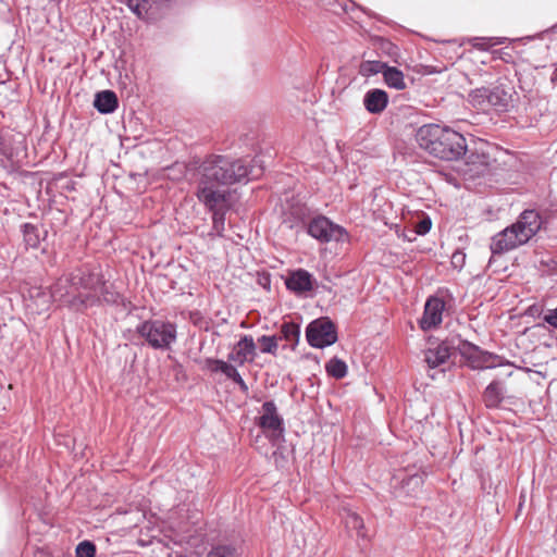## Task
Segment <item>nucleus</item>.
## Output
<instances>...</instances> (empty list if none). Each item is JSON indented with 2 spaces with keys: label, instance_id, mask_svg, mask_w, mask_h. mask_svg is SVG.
<instances>
[{
  "label": "nucleus",
  "instance_id": "17",
  "mask_svg": "<svg viewBox=\"0 0 557 557\" xmlns=\"http://www.w3.org/2000/svg\"><path fill=\"white\" fill-rule=\"evenodd\" d=\"M445 135V128L437 124H426L421 126L416 133V140L419 146L430 152L431 146L437 138Z\"/></svg>",
  "mask_w": 557,
  "mask_h": 557
},
{
  "label": "nucleus",
  "instance_id": "8",
  "mask_svg": "<svg viewBox=\"0 0 557 557\" xmlns=\"http://www.w3.org/2000/svg\"><path fill=\"white\" fill-rule=\"evenodd\" d=\"M307 233L321 243L342 242L347 235L342 226L334 224L323 215L313 218L308 223Z\"/></svg>",
  "mask_w": 557,
  "mask_h": 557
},
{
  "label": "nucleus",
  "instance_id": "4",
  "mask_svg": "<svg viewBox=\"0 0 557 557\" xmlns=\"http://www.w3.org/2000/svg\"><path fill=\"white\" fill-rule=\"evenodd\" d=\"M516 95L513 86L499 83L492 88L481 87L471 90L468 101L479 110L493 109L498 113H504L513 109Z\"/></svg>",
  "mask_w": 557,
  "mask_h": 557
},
{
  "label": "nucleus",
  "instance_id": "33",
  "mask_svg": "<svg viewBox=\"0 0 557 557\" xmlns=\"http://www.w3.org/2000/svg\"><path fill=\"white\" fill-rule=\"evenodd\" d=\"M96 545L91 541H83L76 547V557H95Z\"/></svg>",
  "mask_w": 557,
  "mask_h": 557
},
{
  "label": "nucleus",
  "instance_id": "19",
  "mask_svg": "<svg viewBox=\"0 0 557 557\" xmlns=\"http://www.w3.org/2000/svg\"><path fill=\"white\" fill-rule=\"evenodd\" d=\"M94 107L101 114L113 113L119 107V100L114 91L102 90L95 95Z\"/></svg>",
  "mask_w": 557,
  "mask_h": 557
},
{
  "label": "nucleus",
  "instance_id": "38",
  "mask_svg": "<svg viewBox=\"0 0 557 557\" xmlns=\"http://www.w3.org/2000/svg\"><path fill=\"white\" fill-rule=\"evenodd\" d=\"M120 3L126 5L137 17L140 18L139 2L138 0H120Z\"/></svg>",
  "mask_w": 557,
  "mask_h": 557
},
{
  "label": "nucleus",
  "instance_id": "37",
  "mask_svg": "<svg viewBox=\"0 0 557 557\" xmlns=\"http://www.w3.org/2000/svg\"><path fill=\"white\" fill-rule=\"evenodd\" d=\"M159 0H138L139 2V11L140 18H143L149 11L152 10L153 5L158 3Z\"/></svg>",
  "mask_w": 557,
  "mask_h": 557
},
{
  "label": "nucleus",
  "instance_id": "1",
  "mask_svg": "<svg viewBox=\"0 0 557 557\" xmlns=\"http://www.w3.org/2000/svg\"><path fill=\"white\" fill-rule=\"evenodd\" d=\"M184 169L185 178L196 184V196L205 207L228 201L231 193L220 186L233 185L253 177V170L244 159L212 154L205 160L176 164Z\"/></svg>",
  "mask_w": 557,
  "mask_h": 557
},
{
  "label": "nucleus",
  "instance_id": "45",
  "mask_svg": "<svg viewBox=\"0 0 557 557\" xmlns=\"http://www.w3.org/2000/svg\"><path fill=\"white\" fill-rule=\"evenodd\" d=\"M555 27H557V25Z\"/></svg>",
  "mask_w": 557,
  "mask_h": 557
},
{
  "label": "nucleus",
  "instance_id": "11",
  "mask_svg": "<svg viewBox=\"0 0 557 557\" xmlns=\"http://www.w3.org/2000/svg\"><path fill=\"white\" fill-rule=\"evenodd\" d=\"M457 354L460 356L459 362L472 369L491 368L500 364V362L495 361L487 364L479 347L465 341H460L458 347H455V359L457 358Z\"/></svg>",
  "mask_w": 557,
  "mask_h": 557
},
{
  "label": "nucleus",
  "instance_id": "15",
  "mask_svg": "<svg viewBox=\"0 0 557 557\" xmlns=\"http://www.w3.org/2000/svg\"><path fill=\"white\" fill-rule=\"evenodd\" d=\"M313 276L304 269L290 272L285 281L286 287L296 294L310 292L313 288Z\"/></svg>",
  "mask_w": 557,
  "mask_h": 557
},
{
  "label": "nucleus",
  "instance_id": "35",
  "mask_svg": "<svg viewBox=\"0 0 557 557\" xmlns=\"http://www.w3.org/2000/svg\"><path fill=\"white\" fill-rule=\"evenodd\" d=\"M432 226L431 219L429 216H424L414 225V230L411 231L414 235H425L430 232Z\"/></svg>",
  "mask_w": 557,
  "mask_h": 557
},
{
  "label": "nucleus",
  "instance_id": "5",
  "mask_svg": "<svg viewBox=\"0 0 557 557\" xmlns=\"http://www.w3.org/2000/svg\"><path fill=\"white\" fill-rule=\"evenodd\" d=\"M137 333L154 349H168L176 339V325L162 320L144 321Z\"/></svg>",
  "mask_w": 557,
  "mask_h": 557
},
{
  "label": "nucleus",
  "instance_id": "9",
  "mask_svg": "<svg viewBox=\"0 0 557 557\" xmlns=\"http://www.w3.org/2000/svg\"><path fill=\"white\" fill-rule=\"evenodd\" d=\"M83 294L84 293L82 292H78V294H76L74 286H72L70 273L58 278L57 282L52 284L50 287V297L53 301H58L69 307L70 309L79 312L85 311V309H78L74 307L72 302L75 298L82 296Z\"/></svg>",
  "mask_w": 557,
  "mask_h": 557
},
{
  "label": "nucleus",
  "instance_id": "30",
  "mask_svg": "<svg viewBox=\"0 0 557 557\" xmlns=\"http://www.w3.org/2000/svg\"><path fill=\"white\" fill-rule=\"evenodd\" d=\"M386 63L382 61H362L359 65V74L363 77H369L377 73H382L386 67Z\"/></svg>",
  "mask_w": 557,
  "mask_h": 557
},
{
  "label": "nucleus",
  "instance_id": "40",
  "mask_svg": "<svg viewBox=\"0 0 557 557\" xmlns=\"http://www.w3.org/2000/svg\"><path fill=\"white\" fill-rule=\"evenodd\" d=\"M465 62H466V58L465 55H460L456 61H455V64L457 63L458 64V71L460 72V74L462 75V77L468 81L470 84H472V82L470 81L469 78V74L468 73H465L463 72V69H465Z\"/></svg>",
  "mask_w": 557,
  "mask_h": 557
},
{
  "label": "nucleus",
  "instance_id": "2",
  "mask_svg": "<svg viewBox=\"0 0 557 557\" xmlns=\"http://www.w3.org/2000/svg\"><path fill=\"white\" fill-rule=\"evenodd\" d=\"M541 225V216L535 210H524L513 224L492 237V253L502 255L527 244L540 231Z\"/></svg>",
  "mask_w": 557,
  "mask_h": 557
},
{
  "label": "nucleus",
  "instance_id": "3",
  "mask_svg": "<svg viewBox=\"0 0 557 557\" xmlns=\"http://www.w3.org/2000/svg\"><path fill=\"white\" fill-rule=\"evenodd\" d=\"M486 165L487 156L479 151L474 138L455 131V173L467 182L483 175Z\"/></svg>",
  "mask_w": 557,
  "mask_h": 557
},
{
  "label": "nucleus",
  "instance_id": "44",
  "mask_svg": "<svg viewBox=\"0 0 557 557\" xmlns=\"http://www.w3.org/2000/svg\"><path fill=\"white\" fill-rule=\"evenodd\" d=\"M454 186L457 187L458 184H457V178L455 177V183H454Z\"/></svg>",
  "mask_w": 557,
  "mask_h": 557
},
{
  "label": "nucleus",
  "instance_id": "14",
  "mask_svg": "<svg viewBox=\"0 0 557 557\" xmlns=\"http://www.w3.org/2000/svg\"><path fill=\"white\" fill-rule=\"evenodd\" d=\"M256 357V344L251 335H243L240 339L234 345L232 351L228 354L227 359L238 366L245 362L253 361Z\"/></svg>",
  "mask_w": 557,
  "mask_h": 557
},
{
  "label": "nucleus",
  "instance_id": "10",
  "mask_svg": "<svg viewBox=\"0 0 557 557\" xmlns=\"http://www.w3.org/2000/svg\"><path fill=\"white\" fill-rule=\"evenodd\" d=\"M70 276L72 286H74L76 294H78V292H97L103 275L100 272L83 267L71 272Z\"/></svg>",
  "mask_w": 557,
  "mask_h": 557
},
{
  "label": "nucleus",
  "instance_id": "27",
  "mask_svg": "<svg viewBox=\"0 0 557 557\" xmlns=\"http://www.w3.org/2000/svg\"><path fill=\"white\" fill-rule=\"evenodd\" d=\"M344 511L345 515L343 518L346 528L349 530H355L359 537H367L363 519L357 512L351 511L350 509H345Z\"/></svg>",
  "mask_w": 557,
  "mask_h": 557
},
{
  "label": "nucleus",
  "instance_id": "7",
  "mask_svg": "<svg viewBox=\"0 0 557 557\" xmlns=\"http://www.w3.org/2000/svg\"><path fill=\"white\" fill-rule=\"evenodd\" d=\"M123 302L122 295L116 290L113 284H107L101 277V284L97 292H88L75 298L72 305L78 309L106 305H120Z\"/></svg>",
  "mask_w": 557,
  "mask_h": 557
},
{
  "label": "nucleus",
  "instance_id": "23",
  "mask_svg": "<svg viewBox=\"0 0 557 557\" xmlns=\"http://www.w3.org/2000/svg\"><path fill=\"white\" fill-rule=\"evenodd\" d=\"M212 212V231L220 237L223 236L225 230V213L228 209L227 201L224 203H216L212 208L206 207Z\"/></svg>",
  "mask_w": 557,
  "mask_h": 557
},
{
  "label": "nucleus",
  "instance_id": "6",
  "mask_svg": "<svg viewBox=\"0 0 557 557\" xmlns=\"http://www.w3.org/2000/svg\"><path fill=\"white\" fill-rule=\"evenodd\" d=\"M306 338L311 347H329L337 342V327L327 317L315 319L307 325Z\"/></svg>",
  "mask_w": 557,
  "mask_h": 557
},
{
  "label": "nucleus",
  "instance_id": "26",
  "mask_svg": "<svg viewBox=\"0 0 557 557\" xmlns=\"http://www.w3.org/2000/svg\"><path fill=\"white\" fill-rule=\"evenodd\" d=\"M406 476L403 478V488L406 490L408 493L416 494L418 491L421 490L425 472H411L409 469L406 470Z\"/></svg>",
  "mask_w": 557,
  "mask_h": 557
},
{
  "label": "nucleus",
  "instance_id": "39",
  "mask_svg": "<svg viewBox=\"0 0 557 557\" xmlns=\"http://www.w3.org/2000/svg\"><path fill=\"white\" fill-rule=\"evenodd\" d=\"M544 321L557 329V307L545 314Z\"/></svg>",
  "mask_w": 557,
  "mask_h": 557
},
{
  "label": "nucleus",
  "instance_id": "34",
  "mask_svg": "<svg viewBox=\"0 0 557 557\" xmlns=\"http://www.w3.org/2000/svg\"><path fill=\"white\" fill-rule=\"evenodd\" d=\"M473 40L475 41L473 44L474 47H479L481 49H487L490 47L504 44L505 38L488 37V38H474Z\"/></svg>",
  "mask_w": 557,
  "mask_h": 557
},
{
  "label": "nucleus",
  "instance_id": "24",
  "mask_svg": "<svg viewBox=\"0 0 557 557\" xmlns=\"http://www.w3.org/2000/svg\"><path fill=\"white\" fill-rule=\"evenodd\" d=\"M383 78L389 88L403 90L407 87L404 73L395 66L386 65L385 70L383 71Z\"/></svg>",
  "mask_w": 557,
  "mask_h": 557
},
{
  "label": "nucleus",
  "instance_id": "29",
  "mask_svg": "<svg viewBox=\"0 0 557 557\" xmlns=\"http://www.w3.org/2000/svg\"><path fill=\"white\" fill-rule=\"evenodd\" d=\"M325 370L330 376L341 380L347 374V364L342 359L334 357L326 362Z\"/></svg>",
  "mask_w": 557,
  "mask_h": 557
},
{
  "label": "nucleus",
  "instance_id": "32",
  "mask_svg": "<svg viewBox=\"0 0 557 557\" xmlns=\"http://www.w3.org/2000/svg\"><path fill=\"white\" fill-rule=\"evenodd\" d=\"M277 337L276 336H268L262 335L258 338L260 344V349L263 354L276 355L277 351Z\"/></svg>",
  "mask_w": 557,
  "mask_h": 557
},
{
  "label": "nucleus",
  "instance_id": "42",
  "mask_svg": "<svg viewBox=\"0 0 557 557\" xmlns=\"http://www.w3.org/2000/svg\"><path fill=\"white\" fill-rule=\"evenodd\" d=\"M466 255L459 249H455V269L465 264Z\"/></svg>",
  "mask_w": 557,
  "mask_h": 557
},
{
  "label": "nucleus",
  "instance_id": "31",
  "mask_svg": "<svg viewBox=\"0 0 557 557\" xmlns=\"http://www.w3.org/2000/svg\"><path fill=\"white\" fill-rule=\"evenodd\" d=\"M207 557H239L237 549L232 545L219 544L212 546Z\"/></svg>",
  "mask_w": 557,
  "mask_h": 557
},
{
  "label": "nucleus",
  "instance_id": "25",
  "mask_svg": "<svg viewBox=\"0 0 557 557\" xmlns=\"http://www.w3.org/2000/svg\"><path fill=\"white\" fill-rule=\"evenodd\" d=\"M277 338L290 343L292 348H294L300 338V325L293 321H284L280 329V337Z\"/></svg>",
  "mask_w": 557,
  "mask_h": 557
},
{
  "label": "nucleus",
  "instance_id": "13",
  "mask_svg": "<svg viewBox=\"0 0 557 557\" xmlns=\"http://www.w3.org/2000/svg\"><path fill=\"white\" fill-rule=\"evenodd\" d=\"M445 304L438 297H430L424 306L423 315L419 320V326L423 331H429L442 322V315Z\"/></svg>",
  "mask_w": 557,
  "mask_h": 557
},
{
  "label": "nucleus",
  "instance_id": "22",
  "mask_svg": "<svg viewBox=\"0 0 557 557\" xmlns=\"http://www.w3.org/2000/svg\"><path fill=\"white\" fill-rule=\"evenodd\" d=\"M505 388L498 381L490 383L483 394L486 407L496 408L504 399Z\"/></svg>",
  "mask_w": 557,
  "mask_h": 557
},
{
  "label": "nucleus",
  "instance_id": "43",
  "mask_svg": "<svg viewBox=\"0 0 557 557\" xmlns=\"http://www.w3.org/2000/svg\"><path fill=\"white\" fill-rule=\"evenodd\" d=\"M3 71H4V73L0 72V85H3L11 79V73L5 69L4 65H3Z\"/></svg>",
  "mask_w": 557,
  "mask_h": 557
},
{
  "label": "nucleus",
  "instance_id": "41",
  "mask_svg": "<svg viewBox=\"0 0 557 557\" xmlns=\"http://www.w3.org/2000/svg\"><path fill=\"white\" fill-rule=\"evenodd\" d=\"M232 381L234 383H236L238 386H239V389L243 392V393H247L248 392V385L246 384V382L243 380L242 375L239 374V372L236 374V376H234L232 379Z\"/></svg>",
  "mask_w": 557,
  "mask_h": 557
},
{
  "label": "nucleus",
  "instance_id": "16",
  "mask_svg": "<svg viewBox=\"0 0 557 557\" xmlns=\"http://www.w3.org/2000/svg\"><path fill=\"white\" fill-rule=\"evenodd\" d=\"M388 104V95L385 90L373 88L368 90L363 97V106L371 114L382 113Z\"/></svg>",
  "mask_w": 557,
  "mask_h": 557
},
{
  "label": "nucleus",
  "instance_id": "36",
  "mask_svg": "<svg viewBox=\"0 0 557 557\" xmlns=\"http://www.w3.org/2000/svg\"><path fill=\"white\" fill-rule=\"evenodd\" d=\"M290 214L295 218L296 222L304 223L308 216V209L304 205H298L292 208Z\"/></svg>",
  "mask_w": 557,
  "mask_h": 557
},
{
  "label": "nucleus",
  "instance_id": "21",
  "mask_svg": "<svg viewBox=\"0 0 557 557\" xmlns=\"http://www.w3.org/2000/svg\"><path fill=\"white\" fill-rule=\"evenodd\" d=\"M21 231L25 246L33 249L38 248L41 239L47 235V231L32 223L22 224Z\"/></svg>",
  "mask_w": 557,
  "mask_h": 557
},
{
  "label": "nucleus",
  "instance_id": "20",
  "mask_svg": "<svg viewBox=\"0 0 557 557\" xmlns=\"http://www.w3.org/2000/svg\"><path fill=\"white\" fill-rule=\"evenodd\" d=\"M430 153L442 160H453L451 132L445 128V135H442L441 138L434 141V145L431 146Z\"/></svg>",
  "mask_w": 557,
  "mask_h": 557
},
{
  "label": "nucleus",
  "instance_id": "12",
  "mask_svg": "<svg viewBox=\"0 0 557 557\" xmlns=\"http://www.w3.org/2000/svg\"><path fill=\"white\" fill-rule=\"evenodd\" d=\"M262 412L258 419V425L263 430L272 431L275 436H281L284 432V420L277 413L274 401H264L262 404Z\"/></svg>",
  "mask_w": 557,
  "mask_h": 557
},
{
  "label": "nucleus",
  "instance_id": "28",
  "mask_svg": "<svg viewBox=\"0 0 557 557\" xmlns=\"http://www.w3.org/2000/svg\"><path fill=\"white\" fill-rule=\"evenodd\" d=\"M206 363L208 369L212 372H222L230 380L238 373L237 369L233 364L220 359L208 358L206 359Z\"/></svg>",
  "mask_w": 557,
  "mask_h": 557
},
{
  "label": "nucleus",
  "instance_id": "18",
  "mask_svg": "<svg viewBox=\"0 0 557 557\" xmlns=\"http://www.w3.org/2000/svg\"><path fill=\"white\" fill-rule=\"evenodd\" d=\"M451 343L448 339L443 341L436 348H429L425 351V361L431 369H435L446 363L451 355Z\"/></svg>",
  "mask_w": 557,
  "mask_h": 557
}]
</instances>
